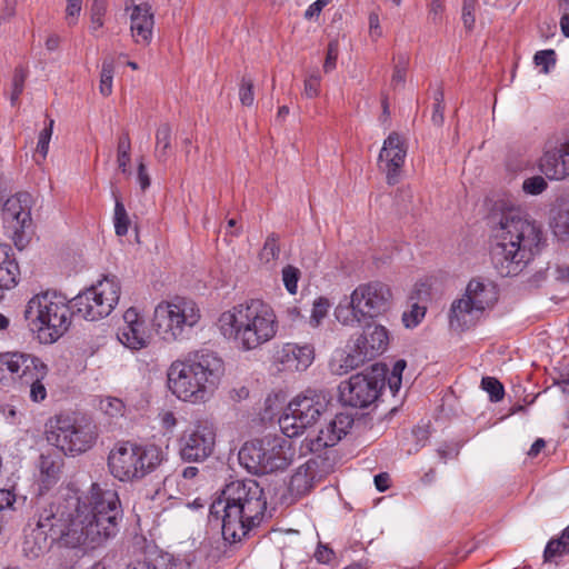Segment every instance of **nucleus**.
Returning <instances> with one entry per match:
<instances>
[{"label": "nucleus", "instance_id": "49530a36", "mask_svg": "<svg viewBox=\"0 0 569 569\" xmlns=\"http://www.w3.org/2000/svg\"><path fill=\"white\" fill-rule=\"evenodd\" d=\"M239 98L243 106L250 107L253 104V81L250 78L243 77L239 88Z\"/></svg>", "mask_w": 569, "mask_h": 569}, {"label": "nucleus", "instance_id": "a878e982", "mask_svg": "<svg viewBox=\"0 0 569 569\" xmlns=\"http://www.w3.org/2000/svg\"><path fill=\"white\" fill-rule=\"evenodd\" d=\"M313 358L315 351L310 345L286 343L280 351L281 363L290 370H306L312 363Z\"/></svg>", "mask_w": 569, "mask_h": 569}, {"label": "nucleus", "instance_id": "b1692460", "mask_svg": "<svg viewBox=\"0 0 569 569\" xmlns=\"http://www.w3.org/2000/svg\"><path fill=\"white\" fill-rule=\"evenodd\" d=\"M264 439L246 442L239 451L240 463L251 473H269Z\"/></svg>", "mask_w": 569, "mask_h": 569}, {"label": "nucleus", "instance_id": "423d86ee", "mask_svg": "<svg viewBox=\"0 0 569 569\" xmlns=\"http://www.w3.org/2000/svg\"><path fill=\"white\" fill-rule=\"evenodd\" d=\"M70 301L66 296L47 290L33 296L27 303L24 318L36 326L38 337L46 343H53L71 325Z\"/></svg>", "mask_w": 569, "mask_h": 569}, {"label": "nucleus", "instance_id": "bb28decb", "mask_svg": "<svg viewBox=\"0 0 569 569\" xmlns=\"http://www.w3.org/2000/svg\"><path fill=\"white\" fill-rule=\"evenodd\" d=\"M480 315V311L463 295L451 303L449 313L450 327L456 330L468 329L476 323Z\"/></svg>", "mask_w": 569, "mask_h": 569}, {"label": "nucleus", "instance_id": "5701e85b", "mask_svg": "<svg viewBox=\"0 0 569 569\" xmlns=\"http://www.w3.org/2000/svg\"><path fill=\"white\" fill-rule=\"evenodd\" d=\"M20 268L10 244L0 243V301L4 292L17 287Z\"/></svg>", "mask_w": 569, "mask_h": 569}, {"label": "nucleus", "instance_id": "0eeeda50", "mask_svg": "<svg viewBox=\"0 0 569 569\" xmlns=\"http://www.w3.org/2000/svg\"><path fill=\"white\" fill-rule=\"evenodd\" d=\"M164 460L163 451L156 445L130 441L117 443L108 456L110 473L120 481H134L153 472Z\"/></svg>", "mask_w": 569, "mask_h": 569}, {"label": "nucleus", "instance_id": "3c124183", "mask_svg": "<svg viewBox=\"0 0 569 569\" xmlns=\"http://www.w3.org/2000/svg\"><path fill=\"white\" fill-rule=\"evenodd\" d=\"M339 56V43L337 40H332L329 42L327 48V56L323 63L325 72H330L336 68L337 59Z\"/></svg>", "mask_w": 569, "mask_h": 569}, {"label": "nucleus", "instance_id": "a19ab883", "mask_svg": "<svg viewBox=\"0 0 569 569\" xmlns=\"http://www.w3.org/2000/svg\"><path fill=\"white\" fill-rule=\"evenodd\" d=\"M299 278L300 270L298 268L288 264L282 269V281L289 293H297Z\"/></svg>", "mask_w": 569, "mask_h": 569}, {"label": "nucleus", "instance_id": "69168bd1", "mask_svg": "<svg viewBox=\"0 0 569 569\" xmlns=\"http://www.w3.org/2000/svg\"><path fill=\"white\" fill-rule=\"evenodd\" d=\"M107 0H93L90 8V13L103 18L107 12Z\"/></svg>", "mask_w": 569, "mask_h": 569}, {"label": "nucleus", "instance_id": "4d7b16f0", "mask_svg": "<svg viewBox=\"0 0 569 569\" xmlns=\"http://www.w3.org/2000/svg\"><path fill=\"white\" fill-rule=\"evenodd\" d=\"M330 2V0H317L313 3H311L307 10L305 11V19L306 20H312L315 18H318L323 10V8Z\"/></svg>", "mask_w": 569, "mask_h": 569}, {"label": "nucleus", "instance_id": "2eb2a0df", "mask_svg": "<svg viewBox=\"0 0 569 569\" xmlns=\"http://www.w3.org/2000/svg\"><path fill=\"white\" fill-rule=\"evenodd\" d=\"M389 345V331L379 323H367L350 348L345 365L355 369L382 355Z\"/></svg>", "mask_w": 569, "mask_h": 569}, {"label": "nucleus", "instance_id": "338daca9", "mask_svg": "<svg viewBox=\"0 0 569 569\" xmlns=\"http://www.w3.org/2000/svg\"><path fill=\"white\" fill-rule=\"evenodd\" d=\"M389 481H390V477L386 472H382V473H379V475L375 476V485H376V488L380 492H383V491H386L389 488Z\"/></svg>", "mask_w": 569, "mask_h": 569}, {"label": "nucleus", "instance_id": "6e6552de", "mask_svg": "<svg viewBox=\"0 0 569 569\" xmlns=\"http://www.w3.org/2000/svg\"><path fill=\"white\" fill-rule=\"evenodd\" d=\"M391 306L390 287L381 281H370L359 284L350 295L347 305L339 303L335 316L343 326L355 327L367 319L385 315Z\"/></svg>", "mask_w": 569, "mask_h": 569}, {"label": "nucleus", "instance_id": "dca6fc26", "mask_svg": "<svg viewBox=\"0 0 569 569\" xmlns=\"http://www.w3.org/2000/svg\"><path fill=\"white\" fill-rule=\"evenodd\" d=\"M32 198L28 192H19L3 204L2 219L8 236L14 246L22 250L26 246L24 229L31 223Z\"/></svg>", "mask_w": 569, "mask_h": 569}, {"label": "nucleus", "instance_id": "72a5a7b5", "mask_svg": "<svg viewBox=\"0 0 569 569\" xmlns=\"http://www.w3.org/2000/svg\"><path fill=\"white\" fill-rule=\"evenodd\" d=\"M569 553V545L566 541V538L561 535L557 539H551L543 551L545 562L556 561L557 558L563 557Z\"/></svg>", "mask_w": 569, "mask_h": 569}, {"label": "nucleus", "instance_id": "79ce46f5", "mask_svg": "<svg viewBox=\"0 0 569 569\" xmlns=\"http://www.w3.org/2000/svg\"><path fill=\"white\" fill-rule=\"evenodd\" d=\"M27 72L23 68H16L12 78L11 104L16 106L24 88Z\"/></svg>", "mask_w": 569, "mask_h": 569}, {"label": "nucleus", "instance_id": "4be33fe9", "mask_svg": "<svg viewBox=\"0 0 569 569\" xmlns=\"http://www.w3.org/2000/svg\"><path fill=\"white\" fill-rule=\"evenodd\" d=\"M154 18L148 3L134 4L130 13V30L136 43L148 46L152 40Z\"/></svg>", "mask_w": 569, "mask_h": 569}, {"label": "nucleus", "instance_id": "f257e3e1", "mask_svg": "<svg viewBox=\"0 0 569 569\" xmlns=\"http://www.w3.org/2000/svg\"><path fill=\"white\" fill-rule=\"evenodd\" d=\"M122 517L118 492L97 482L58 503L40 500L34 525L24 529L22 551L36 559L49 549V540L83 551L94 550L117 536Z\"/></svg>", "mask_w": 569, "mask_h": 569}, {"label": "nucleus", "instance_id": "1a4fd4ad", "mask_svg": "<svg viewBox=\"0 0 569 569\" xmlns=\"http://www.w3.org/2000/svg\"><path fill=\"white\" fill-rule=\"evenodd\" d=\"M201 319L198 305L184 297H174L161 301L153 312L152 325L159 336L166 341H181L189 337L192 328Z\"/></svg>", "mask_w": 569, "mask_h": 569}, {"label": "nucleus", "instance_id": "6ab92c4d", "mask_svg": "<svg viewBox=\"0 0 569 569\" xmlns=\"http://www.w3.org/2000/svg\"><path fill=\"white\" fill-rule=\"evenodd\" d=\"M326 460L320 456L308 459L291 476L288 489L293 497H302L310 492L315 483L326 473Z\"/></svg>", "mask_w": 569, "mask_h": 569}, {"label": "nucleus", "instance_id": "cd10ccee", "mask_svg": "<svg viewBox=\"0 0 569 569\" xmlns=\"http://www.w3.org/2000/svg\"><path fill=\"white\" fill-rule=\"evenodd\" d=\"M466 297L482 313L498 300L496 287L491 282L471 279L466 288Z\"/></svg>", "mask_w": 569, "mask_h": 569}, {"label": "nucleus", "instance_id": "c03bdc74", "mask_svg": "<svg viewBox=\"0 0 569 569\" xmlns=\"http://www.w3.org/2000/svg\"><path fill=\"white\" fill-rule=\"evenodd\" d=\"M407 367V362L402 359L395 362L391 373L388 377V385L393 395L400 389L401 376Z\"/></svg>", "mask_w": 569, "mask_h": 569}, {"label": "nucleus", "instance_id": "603ef678", "mask_svg": "<svg viewBox=\"0 0 569 569\" xmlns=\"http://www.w3.org/2000/svg\"><path fill=\"white\" fill-rule=\"evenodd\" d=\"M82 0H67L66 20L69 26H74L81 12Z\"/></svg>", "mask_w": 569, "mask_h": 569}, {"label": "nucleus", "instance_id": "7ed1b4c3", "mask_svg": "<svg viewBox=\"0 0 569 569\" xmlns=\"http://www.w3.org/2000/svg\"><path fill=\"white\" fill-rule=\"evenodd\" d=\"M267 510L263 489L252 479L228 483L222 497L210 506V516L221 519L223 539L229 543L241 541L260 526Z\"/></svg>", "mask_w": 569, "mask_h": 569}, {"label": "nucleus", "instance_id": "f8f14e48", "mask_svg": "<svg viewBox=\"0 0 569 569\" xmlns=\"http://www.w3.org/2000/svg\"><path fill=\"white\" fill-rule=\"evenodd\" d=\"M46 432L51 445L70 455L86 452L97 439L94 426L90 422L81 423L67 415L50 419Z\"/></svg>", "mask_w": 569, "mask_h": 569}, {"label": "nucleus", "instance_id": "c9c22d12", "mask_svg": "<svg viewBox=\"0 0 569 569\" xmlns=\"http://www.w3.org/2000/svg\"><path fill=\"white\" fill-rule=\"evenodd\" d=\"M130 151H131V141L129 133L124 131L118 141L117 147V162L119 169L123 172H128V166L130 163Z\"/></svg>", "mask_w": 569, "mask_h": 569}, {"label": "nucleus", "instance_id": "c85d7f7f", "mask_svg": "<svg viewBox=\"0 0 569 569\" xmlns=\"http://www.w3.org/2000/svg\"><path fill=\"white\" fill-rule=\"evenodd\" d=\"M130 326H122L117 333L118 340L131 350H140L148 347L150 336L147 332L146 323L140 322Z\"/></svg>", "mask_w": 569, "mask_h": 569}, {"label": "nucleus", "instance_id": "2f4dec72", "mask_svg": "<svg viewBox=\"0 0 569 569\" xmlns=\"http://www.w3.org/2000/svg\"><path fill=\"white\" fill-rule=\"evenodd\" d=\"M171 127L169 123H162L156 132V158L164 162L169 157L171 149Z\"/></svg>", "mask_w": 569, "mask_h": 569}, {"label": "nucleus", "instance_id": "393cba45", "mask_svg": "<svg viewBox=\"0 0 569 569\" xmlns=\"http://www.w3.org/2000/svg\"><path fill=\"white\" fill-rule=\"evenodd\" d=\"M267 469L269 473L283 470L292 459L291 445L282 438H264Z\"/></svg>", "mask_w": 569, "mask_h": 569}, {"label": "nucleus", "instance_id": "052dcab7", "mask_svg": "<svg viewBox=\"0 0 569 569\" xmlns=\"http://www.w3.org/2000/svg\"><path fill=\"white\" fill-rule=\"evenodd\" d=\"M333 556H335L333 550L325 545H321V543L318 546V548L315 552V558L320 563H329L331 561V559L333 558Z\"/></svg>", "mask_w": 569, "mask_h": 569}, {"label": "nucleus", "instance_id": "aec40b11", "mask_svg": "<svg viewBox=\"0 0 569 569\" xmlns=\"http://www.w3.org/2000/svg\"><path fill=\"white\" fill-rule=\"evenodd\" d=\"M41 359L29 353L19 351H7L0 353V382L14 381L21 382L27 379Z\"/></svg>", "mask_w": 569, "mask_h": 569}, {"label": "nucleus", "instance_id": "5fc2aeb1", "mask_svg": "<svg viewBox=\"0 0 569 569\" xmlns=\"http://www.w3.org/2000/svg\"><path fill=\"white\" fill-rule=\"evenodd\" d=\"M445 7L440 0H431L428 10V20L433 23H440Z\"/></svg>", "mask_w": 569, "mask_h": 569}, {"label": "nucleus", "instance_id": "e2e57ef3", "mask_svg": "<svg viewBox=\"0 0 569 569\" xmlns=\"http://www.w3.org/2000/svg\"><path fill=\"white\" fill-rule=\"evenodd\" d=\"M369 32L373 39H378L382 34L379 16L376 12H371L369 16Z\"/></svg>", "mask_w": 569, "mask_h": 569}, {"label": "nucleus", "instance_id": "9b49d317", "mask_svg": "<svg viewBox=\"0 0 569 569\" xmlns=\"http://www.w3.org/2000/svg\"><path fill=\"white\" fill-rule=\"evenodd\" d=\"M121 286L114 276H106L76 296L70 303L74 312L88 321H98L111 313L120 299Z\"/></svg>", "mask_w": 569, "mask_h": 569}, {"label": "nucleus", "instance_id": "4c0bfd02", "mask_svg": "<svg viewBox=\"0 0 569 569\" xmlns=\"http://www.w3.org/2000/svg\"><path fill=\"white\" fill-rule=\"evenodd\" d=\"M481 387L489 393L492 402H498L503 398L505 388L498 379L493 377H483L481 380Z\"/></svg>", "mask_w": 569, "mask_h": 569}, {"label": "nucleus", "instance_id": "f3484780", "mask_svg": "<svg viewBox=\"0 0 569 569\" xmlns=\"http://www.w3.org/2000/svg\"><path fill=\"white\" fill-rule=\"evenodd\" d=\"M353 425V417L347 412H340L331 419L326 428L319 430L315 437H307L305 446L311 452H320L321 450L337 445L343 436L348 433Z\"/></svg>", "mask_w": 569, "mask_h": 569}, {"label": "nucleus", "instance_id": "de8ad7c7", "mask_svg": "<svg viewBox=\"0 0 569 569\" xmlns=\"http://www.w3.org/2000/svg\"><path fill=\"white\" fill-rule=\"evenodd\" d=\"M445 103H443V92L442 90H438L435 93V104L433 111L431 116V121L435 126L441 127L445 121Z\"/></svg>", "mask_w": 569, "mask_h": 569}, {"label": "nucleus", "instance_id": "20e7f679", "mask_svg": "<svg viewBox=\"0 0 569 569\" xmlns=\"http://www.w3.org/2000/svg\"><path fill=\"white\" fill-rule=\"evenodd\" d=\"M217 327L223 338L249 351L272 340L279 323L269 303L261 299H249L222 312Z\"/></svg>", "mask_w": 569, "mask_h": 569}, {"label": "nucleus", "instance_id": "ddd939ff", "mask_svg": "<svg viewBox=\"0 0 569 569\" xmlns=\"http://www.w3.org/2000/svg\"><path fill=\"white\" fill-rule=\"evenodd\" d=\"M385 382V366L375 363L370 369L340 382L339 400L343 406L367 408L378 399Z\"/></svg>", "mask_w": 569, "mask_h": 569}, {"label": "nucleus", "instance_id": "412c9836", "mask_svg": "<svg viewBox=\"0 0 569 569\" xmlns=\"http://www.w3.org/2000/svg\"><path fill=\"white\" fill-rule=\"evenodd\" d=\"M539 168L550 180L569 177V138L559 146L546 150L540 158Z\"/></svg>", "mask_w": 569, "mask_h": 569}, {"label": "nucleus", "instance_id": "bf43d9fd", "mask_svg": "<svg viewBox=\"0 0 569 569\" xmlns=\"http://www.w3.org/2000/svg\"><path fill=\"white\" fill-rule=\"evenodd\" d=\"M16 501V495L8 489H0V516H3V511L11 509Z\"/></svg>", "mask_w": 569, "mask_h": 569}, {"label": "nucleus", "instance_id": "f03ea898", "mask_svg": "<svg viewBox=\"0 0 569 569\" xmlns=\"http://www.w3.org/2000/svg\"><path fill=\"white\" fill-rule=\"evenodd\" d=\"M493 228L491 260L501 277L517 276L540 251L541 227L519 207L501 202Z\"/></svg>", "mask_w": 569, "mask_h": 569}, {"label": "nucleus", "instance_id": "a211bd4d", "mask_svg": "<svg viewBox=\"0 0 569 569\" xmlns=\"http://www.w3.org/2000/svg\"><path fill=\"white\" fill-rule=\"evenodd\" d=\"M407 150L397 132H391L383 141L379 153V167L386 172L388 184L399 181L400 172L405 163Z\"/></svg>", "mask_w": 569, "mask_h": 569}, {"label": "nucleus", "instance_id": "58836bf2", "mask_svg": "<svg viewBox=\"0 0 569 569\" xmlns=\"http://www.w3.org/2000/svg\"><path fill=\"white\" fill-rule=\"evenodd\" d=\"M54 120L49 119L46 127L40 131L37 143V152L41 156L42 160L46 159L49 151V143L52 137Z\"/></svg>", "mask_w": 569, "mask_h": 569}, {"label": "nucleus", "instance_id": "37998d69", "mask_svg": "<svg viewBox=\"0 0 569 569\" xmlns=\"http://www.w3.org/2000/svg\"><path fill=\"white\" fill-rule=\"evenodd\" d=\"M548 187L547 181L541 176L527 178L522 183V190L527 194L537 196L542 193Z\"/></svg>", "mask_w": 569, "mask_h": 569}, {"label": "nucleus", "instance_id": "f704fd0d", "mask_svg": "<svg viewBox=\"0 0 569 569\" xmlns=\"http://www.w3.org/2000/svg\"><path fill=\"white\" fill-rule=\"evenodd\" d=\"M280 254L279 236L271 233L267 237L263 247L259 253V259L263 263H273Z\"/></svg>", "mask_w": 569, "mask_h": 569}, {"label": "nucleus", "instance_id": "473e14b6", "mask_svg": "<svg viewBox=\"0 0 569 569\" xmlns=\"http://www.w3.org/2000/svg\"><path fill=\"white\" fill-rule=\"evenodd\" d=\"M113 74L114 59L112 57H108L102 62L99 84V91L104 97H109L112 92Z\"/></svg>", "mask_w": 569, "mask_h": 569}, {"label": "nucleus", "instance_id": "864d4df0", "mask_svg": "<svg viewBox=\"0 0 569 569\" xmlns=\"http://www.w3.org/2000/svg\"><path fill=\"white\" fill-rule=\"evenodd\" d=\"M320 77L318 74H311L305 80L303 94L309 98H316L319 94Z\"/></svg>", "mask_w": 569, "mask_h": 569}, {"label": "nucleus", "instance_id": "8fccbe9b", "mask_svg": "<svg viewBox=\"0 0 569 569\" xmlns=\"http://www.w3.org/2000/svg\"><path fill=\"white\" fill-rule=\"evenodd\" d=\"M475 9H476V0H463L461 18H462L463 26L468 31H471L475 27V22H476Z\"/></svg>", "mask_w": 569, "mask_h": 569}, {"label": "nucleus", "instance_id": "c756f323", "mask_svg": "<svg viewBox=\"0 0 569 569\" xmlns=\"http://www.w3.org/2000/svg\"><path fill=\"white\" fill-rule=\"evenodd\" d=\"M33 370L30 372L29 377L22 381V383L29 386V397L33 402H41L47 398V388L43 383V380L48 376L49 369L48 366L40 361L38 365H34Z\"/></svg>", "mask_w": 569, "mask_h": 569}, {"label": "nucleus", "instance_id": "680f3d73", "mask_svg": "<svg viewBox=\"0 0 569 569\" xmlns=\"http://www.w3.org/2000/svg\"><path fill=\"white\" fill-rule=\"evenodd\" d=\"M123 326L136 325L140 322H144L143 318L139 315L136 308H128L123 313Z\"/></svg>", "mask_w": 569, "mask_h": 569}, {"label": "nucleus", "instance_id": "7c9ffc66", "mask_svg": "<svg viewBox=\"0 0 569 569\" xmlns=\"http://www.w3.org/2000/svg\"><path fill=\"white\" fill-rule=\"evenodd\" d=\"M61 468L60 459L52 453H42L39 459L41 481L44 488L57 482Z\"/></svg>", "mask_w": 569, "mask_h": 569}, {"label": "nucleus", "instance_id": "ea45409f", "mask_svg": "<svg viewBox=\"0 0 569 569\" xmlns=\"http://www.w3.org/2000/svg\"><path fill=\"white\" fill-rule=\"evenodd\" d=\"M556 52L552 49L538 51L533 57L535 64L542 67L541 72L545 74L549 73L550 68L556 66Z\"/></svg>", "mask_w": 569, "mask_h": 569}, {"label": "nucleus", "instance_id": "774afa93", "mask_svg": "<svg viewBox=\"0 0 569 569\" xmlns=\"http://www.w3.org/2000/svg\"><path fill=\"white\" fill-rule=\"evenodd\" d=\"M127 569H157V567L147 560H136L127 566Z\"/></svg>", "mask_w": 569, "mask_h": 569}, {"label": "nucleus", "instance_id": "13d9d810", "mask_svg": "<svg viewBox=\"0 0 569 569\" xmlns=\"http://www.w3.org/2000/svg\"><path fill=\"white\" fill-rule=\"evenodd\" d=\"M406 63L407 59L405 57H401L400 62L396 64L393 74H392V84L395 87L403 84L406 79Z\"/></svg>", "mask_w": 569, "mask_h": 569}, {"label": "nucleus", "instance_id": "9d476101", "mask_svg": "<svg viewBox=\"0 0 569 569\" xmlns=\"http://www.w3.org/2000/svg\"><path fill=\"white\" fill-rule=\"evenodd\" d=\"M331 397L325 390L307 389L295 397L279 418L284 436L293 438L312 427L327 411Z\"/></svg>", "mask_w": 569, "mask_h": 569}, {"label": "nucleus", "instance_id": "09e8293b", "mask_svg": "<svg viewBox=\"0 0 569 569\" xmlns=\"http://www.w3.org/2000/svg\"><path fill=\"white\" fill-rule=\"evenodd\" d=\"M100 409L110 417L122 415L123 403L118 398L108 397L100 401Z\"/></svg>", "mask_w": 569, "mask_h": 569}, {"label": "nucleus", "instance_id": "4468645a", "mask_svg": "<svg viewBox=\"0 0 569 569\" xmlns=\"http://www.w3.org/2000/svg\"><path fill=\"white\" fill-rule=\"evenodd\" d=\"M216 427L208 419L192 422L178 440L179 455L189 462H202L214 451Z\"/></svg>", "mask_w": 569, "mask_h": 569}, {"label": "nucleus", "instance_id": "e433bc0d", "mask_svg": "<svg viewBox=\"0 0 569 569\" xmlns=\"http://www.w3.org/2000/svg\"><path fill=\"white\" fill-rule=\"evenodd\" d=\"M113 222L117 236L123 237L128 233L130 219L124 204L119 199H116L114 203Z\"/></svg>", "mask_w": 569, "mask_h": 569}, {"label": "nucleus", "instance_id": "0e129e2a", "mask_svg": "<svg viewBox=\"0 0 569 569\" xmlns=\"http://www.w3.org/2000/svg\"><path fill=\"white\" fill-rule=\"evenodd\" d=\"M138 182L142 190H146L150 186V177L147 172V168L142 161L138 166Z\"/></svg>", "mask_w": 569, "mask_h": 569}, {"label": "nucleus", "instance_id": "a18cd8bd", "mask_svg": "<svg viewBox=\"0 0 569 569\" xmlns=\"http://www.w3.org/2000/svg\"><path fill=\"white\" fill-rule=\"evenodd\" d=\"M329 308L330 303L327 298L320 297L315 300L311 313V323L315 327L319 326L321 320L327 316Z\"/></svg>", "mask_w": 569, "mask_h": 569}, {"label": "nucleus", "instance_id": "39448f33", "mask_svg": "<svg viewBox=\"0 0 569 569\" xmlns=\"http://www.w3.org/2000/svg\"><path fill=\"white\" fill-rule=\"evenodd\" d=\"M222 373V359L214 351L199 350L171 363L168 386L183 401L203 402L218 387Z\"/></svg>", "mask_w": 569, "mask_h": 569}, {"label": "nucleus", "instance_id": "6e6d98bb", "mask_svg": "<svg viewBox=\"0 0 569 569\" xmlns=\"http://www.w3.org/2000/svg\"><path fill=\"white\" fill-rule=\"evenodd\" d=\"M426 312V308L419 307L418 305L412 306V310L410 315L407 313L403 315V322L406 323V327H415L417 326L420 320L423 318Z\"/></svg>", "mask_w": 569, "mask_h": 569}]
</instances>
